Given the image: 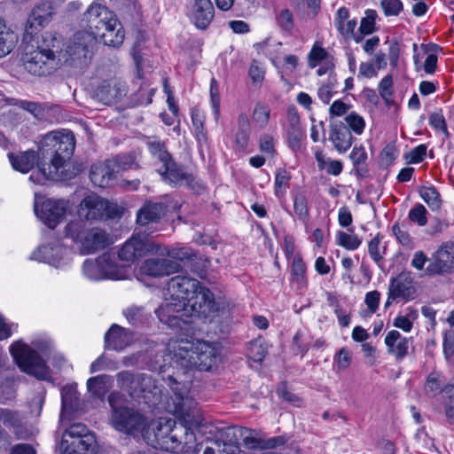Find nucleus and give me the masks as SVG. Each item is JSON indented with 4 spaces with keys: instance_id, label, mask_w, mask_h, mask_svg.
Instances as JSON below:
<instances>
[{
    "instance_id": "nucleus-1",
    "label": "nucleus",
    "mask_w": 454,
    "mask_h": 454,
    "mask_svg": "<svg viewBox=\"0 0 454 454\" xmlns=\"http://www.w3.org/2000/svg\"><path fill=\"white\" fill-rule=\"evenodd\" d=\"M219 352L217 348L207 341H197L192 344L191 349L184 350L180 354L176 364L177 368L171 375L163 378L166 385L173 391L175 395L180 397L178 403V411L182 414L192 416L194 411L188 403H192V399L187 395L192 382L191 372L197 369L200 372L210 371L216 365Z\"/></svg>"
},
{
    "instance_id": "nucleus-2",
    "label": "nucleus",
    "mask_w": 454,
    "mask_h": 454,
    "mask_svg": "<svg viewBox=\"0 0 454 454\" xmlns=\"http://www.w3.org/2000/svg\"><path fill=\"white\" fill-rule=\"evenodd\" d=\"M75 148L74 135L71 131H52L46 134L42 141V153L51 156V163L40 165L38 171H33L29 180L37 184L46 181H60L66 178L65 164L69 160Z\"/></svg>"
},
{
    "instance_id": "nucleus-3",
    "label": "nucleus",
    "mask_w": 454,
    "mask_h": 454,
    "mask_svg": "<svg viewBox=\"0 0 454 454\" xmlns=\"http://www.w3.org/2000/svg\"><path fill=\"white\" fill-rule=\"evenodd\" d=\"M21 56L24 69L35 77H48L61 68L59 39L45 32L35 41L27 43Z\"/></svg>"
},
{
    "instance_id": "nucleus-4",
    "label": "nucleus",
    "mask_w": 454,
    "mask_h": 454,
    "mask_svg": "<svg viewBox=\"0 0 454 454\" xmlns=\"http://www.w3.org/2000/svg\"><path fill=\"white\" fill-rule=\"evenodd\" d=\"M107 400L111 407V426L120 433L141 436L147 426V418L137 409L122 404L124 395L118 391L110 393Z\"/></svg>"
},
{
    "instance_id": "nucleus-5",
    "label": "nucleus",
    "mask_w": 454,
    "mask_h": 454,
    "mask_svg": "<svg viewBox=\"0 0 454 454\" xmlns=\"http://www.w3.org/2000/svg\"><path fill=\"white\" fill-rule=\"evenodd\" d=\"M65 235L78 245L82 254H94L112 244L106 230L98 227L87 229L82 220L68 223L65 227Z\"/></svg>"
},
{
    "instance_id": "nucleus-6",
    "label": "nucleus",
    "mask_w": 454,
    "mask_h": 454,
    "mask_svg": "<svg viewBox=\"0 0 454 454\" xmlns=\"http://www.w3.org/2000/svg\"><path fill=\"white\" fill-rule=\"evenodd\" d=\"M34 348L18 340L10 346V353L20 369L29 374L43 372L45 364L41 353L46 356L51 348L48 340H37L32 342Z\"/></svg>"
},
{
    "instance_id": "nucleus-7",
    "label": "nucleus",
    "mask_w": 454,
    "mask_h": 454,
    "mask_svg": "<svg viewBox=\"0 0 454 454\" xmlns=\"http://www.w3.org/2000/svg\"><path fill=\"white\" fill-rule=\"evenodd\" d=\"M119 388L136 401L150 403V396L157 395V387L152 376L146 373L121 371L116 374Z\"/></svg>"
},
{
    "instance_id": "nucleus-8",
    "label": "nucleus",
    "mask_w": 454,
    "mask_h": 454,
    "mask_svg": "<svg viewBox=\"0 0 454 454\" xmlns=\"http://www.w3.org/2000/svg\"><path fill=\"white\" fill-rule=\"evenodd\" d=\"M77 213L82 221V219L87 221L114 220L122 216L123 208L117 203L92 193L82 200Z\"/></svg>"
},
{
    "instance_id": "nucleus-9",
    "label": "nucleus",
    "mask_w": 454,
    "mask_h": 454,
    "mask_svg": "<svg viewBox=\"0 0 454 454\" xmlns=\"http://www.w3.org/2000/svg\"><path fill=\"white\" fill-rule=\"evenodd\" d=\"M95 449V437L82 423H74L65 430L59 444L61 454H81Z\"/></svg>"
},
{
    "instance_id": "nucleus-10",
    "label": "nucleus",
    "mask_w": 454,
    "mask_h": 454,
    "mask_svg": "<svg viewBox=\"0 0 454 454\" xmlns=\"http://www.w3.org/2000/svg\"><path fill=\"white\" fill-rule=\"evenodd\" d=\"M92 43V38L85 32L75 33L65 50H63L62 43L59 40L61 67L64 65L80 68L86 66L88 59L90 58V47Z\"/></svg>"
},
{
    "instance_id": "nucleus-11",
    "label": "nucleus",
    "mask_w": 454,
    "mask_h": 454,
    "mask_svg": "<svg viewBox=\"0 0 454 454\" xmlns=\"http://www.w3.org/2000/svg\"><path fill=\"white\" fill-rule=\"evenodd\" d=\"M39 1L31 11L25 26L23 42L26 43L35 41L40 29L51 20L55 8L62 3V0Z\"/></svg>"
},
{
    "instance_id": "nucleus-12",
    "label": "nucleus",
    "mask_w": 454,
    "mask_h": 454,
    "mask_svg": "<svg viewBox=\"0 0 454 454\" xmlns=\"http://www.w3.org/2000/svg\"><path fill=\"white\" fill-rule=\"evenodd\" d=\"M83 20L87 22L88 31L85 33L94 41L111 26V22L116 24V15L106 6L94 2L83 13Z\"/></svg>"
},
{
    "instance_id": "nucleus-13",
    "label": "nucleus",
    "mask_w": 454,
    "mask_h": 454,
    "mask_svg": "<svg viewBox=\"0 0 454 454\" xmlns=\"http://www.w3.org/2000/svg\"><path fill=\"white\" fill-rule=\"evenodd\" d=\"M188 316L199 318H207L220 310V305L215 301L214 294L209 288L200 285L195 294L185 303Z\"/></svg>"
},
{
    "instance_id": "nucleus-14",
    "label": "nucleus",
    "mask_w": 454,
    "mask_h": 454,
    "mask_svg": "<svg viewBox=\"0 0 454 454\" xmlns=\"http://www.w3.org/2000/svg\"><path fill=\"white\" fill-rule=\"evenodd\" d=\"M163 181L173 187L187 186L189 189L200 193L204 190L202 182L191 173H187L184 168L172 160L159 170Z\"/></svg>"
},
{
    "instance_id": "nucleus-15",
    "label": "nucleus",
    "mask_w": 454,
    "mask_h": 454,
    "mask_svg": "<svg viewBox=\"0 0 454 454\" xmlns=\"http://www.w3.org/2000/svg\"><path fill=\"white\" fill-rule=\"evenodd\" d=\"M68 208L65 200L45 199L41 203L35 200L34 210L36 216L50 229H54L64 219Z\"/></svg>"
},
{
    "instance_id": "nucleus-16",
    "label": "nucleus",
    "mask_w": 454,
    "mask_h": 454,
    "mask_svg": "<svg viewBox=\"0 0 454 454\" xmlns=\"http://www.w3.org/2000/svg\"><path fill=\"white\" fill-rule=\"evenodd\" d=\"M159 320L170 328L181 327V323H187L188 311L184 300H177L166 295L165 301L155 309Z\"/></svg>"
},
{
    "instance_id": "nucleus-17",
    "label": "nucleus",
    "mask_w": 454,
    "mask_h": 454,
    "mask_svg": "<svg viewBox=\"0 0 454 454\" xmlns=\"http://www.w3.org/2000/svg\"><path fill=\"white\" fill-rule=\"evenodd\" d=\"M179 402L180 397L176 395L175 413L182 418L184 422V432L182 433L181 436V448H183V451H192L195 454H200L203 444L202 442H197L195 433L192 430V427L197 426L199 424V411L197 409V403L192 400V403H190L191 407L194 411V413H192V416H188L178 411ZM187 405L189 406V403Z\"/></svg>"
},
{
    "instance_id": "nucleus-18",
    "label": "nucleus",
    "mask_w": 454,
    "mask_h": 454,
    "mask_svg": "<svg viewBox=\"0 0 454 454\" xmlns=\"http://www.w3.org/2000/svg\"><path fill=\"white\" fill-rule=\"evenodd\" d=\"M157 243L145 236L133 235L119 250L118 256L121 261L132 262L148 253L156 254Z\"/></svg>"
},
{
    "instance_id": "nucleus-19",
    "label": "nucleus",
    "mask_w": 454,
    "mask_h": 454,
    "mask_svg": "<svg viewBox=\"0 0 454 454\" xmlns=\"http://www.w3.org/2000/svg\"><path fill=\"white\" fill-rule=\"evenodd\" d=\"M164 257L145 260L139 268L140 274L152 278H162L182 271L183 267L178 262Z\"/></svg>"
},
{
    "instance_id": "nucleus-20",
    "label": "nucleus",
    "mask_w": 454,
    "mask_h": 454,
    "mask_svg": "<svg viewBox=\"0 0 454 454\" xmlns=\"http://www.w3.org/2000/svg\"><path fill=\"white\" fill-rule=\"evenodd\" d=\"M200 282L187 275H178L171 278L166 287L165 295H169L177 300H184V303L196 293L200 286Z\"/></svg>"
},
{
    "instance_id": "nucleus-21",
    "label": "nucleus",
    "mask_w": 454,
    "mask_h": 454,
    "mask_svg": "<svg viewBox=\"0 0 454 454\" xmlns=\"http://www.w3.org/2000/svg\"><path fill=\"white\" fill-rule=\"evenodd\" d=\"M454 270V244L442 245L433 255L432 261L427 267L430 275H443Z\"/></svg>"
},
{
    "instance_id": "nucleus-22",
    "label": "nucleus",
    "mask_w": 454,
    "mask_h": 454,
    "mask_svg": "<svg viewBox=\"0 0 454 454\" xmlns=\"http://www.w3.org/2000/svg\"><path fill=\"white\" fill-rule=\"evenodd\" d=\"M67 249L59 242L49 243L39 247L30 256L56 268L67 263Z\"/></svg>"
},
{
    "instance_id": "nucleus-23",
    "label": "nucleus",
    "mask_w": 454,
    "mask_h": 454,
    "mask_svg": "<svg viewBox=\"0 0 454 454\" xmlns=\"http://www.w3.org/2000/svg\"><path fill=\"white\" fill-rule=\"evenodd\" d=\"M134 340V333L129 329L114 324L105 334V348L121 351Z\"/></svg>"
},
{
    "instance_id": "nucleus-24",
    "label": "nucleus",
    "mask_w": 454,
    "mask_h": 454,
    "mask_svg": "<svg viewBox=\"0 0 454 454\" xmlns=\"http://www.w3.org/2000/svg\"><path fill=\"white\" fill-rule=\"evenodd\" d=\"M174 424L175 421L170 419L165 420L164 422H147V426H145V430H143L141 436L147 445L152 446L155 450H159L156 442L162 443V441H164L167 434L171 431Z\"/></svg>"
},
{
    "instance_id": "nucleus-25",
    "label": "nucleus",
    "mask_w": 454,
    "mask_h": 454,
    "mask_svg": "<svg viewBox=\"0 0 454 454\" xmlns=\"http://www.w3.org/2000/svg\"><path fill=\"white\" fill-rule=\"evenodd\" d=\"M7 156L12 168L24 174L28 173L35 166H37L35 171H38L40 165H46L40 160L39 153L34 150H27L18 153H8Z\"/></svg>"
},
{
    "instance_id": "nucleus-26",
    "label": "nucleus",
    "mask_w": 454,
    "mask_h": 454,
    "mask_svg": "<svg viewBox=\"0 0 454 454\" xmlns=\"http://www.w3.org/2000/svg\"><path fill=\"white\" fill-rule=\"evenodd\" d=\"M329 140L340 153L347 152L352 145L353 136L345 123L340 121L331 122Z\"/></svg>"
},
{
    "instance_id": "nucleus-27",
    "label": "nucleus",
    "mask_w": 454,
    "mask_h": 454,
    "mask_svg": "<svg viewBox=\"0 0 454 454\" xmlns=\"http://www.w3.org/2000/svg\"><path fill=\"white\" fill-rule=\"evenodd\" d=\"M114 162L106 160L105 162L93 164L90 171V178L94 185L106 187L116 177Z\"/></svg>"
},
{
    "instance_id": "nucleus-28",
    "label": "nucleus",
    "mask_w": 454,
    "mask_h": 454,
    "mask_svg": "<svg viewBox=\"0 0 454 454\" xmlns=\"http://www.w3.org/2000/svg\"><path fill=\"white\" fill-rule=\"evenodd\" d=\"M214 6L211 0H194L192 20L197 28L204 30L212 22Z\"/></svg>"
},
{
    "instance_id": "nucleus-29",
    "label": "nucleus",
    "mask_w": 454,
    "mask_h": 454,
    "mask_svg": "<svg viewBox=\"0 0 454 454\" xmlns=\"http://www.w3.org/2000/svg\"><path fill=\"white\" fill-rule=\"evenodd\" d=\"M409 342L410 339L403 337L396 330L388 332L385 338L387 353L394 356L396 361H402L408 355Z\"/></svg>"
},
{
    "instance_id": "nucleus-30",
    "label": "nucleus",
    "mask_w": 454,
    "mask_h": 454,
    "mask_svg": "<svg viewBox=\"0 0 454 454\" xmlns=\"http://www.w3.org/2000/svg\"><path fill=\"white\" fill-rule=\"evenodd\" d=\"M388 289L394 295L407 301L413 299L416 292L413 278L407 272H402L397 277L393 278Z\"/></svg>"
},
{
    "instance_id": "nucleus-31",
    "label": "nucleus",
    "mask_w": 454,
    "mask_h": 454,
    "mask_svg": "<svg viewBox=\"0 0 454 454\" xmlns=\"http://www.w3.org/2000/svg\"><path fill=\"white\" fill-rule=\"evenodd\" d=\"M165 206L163 203L145 202L137 211V223L139 225H147L150 223L158 222L164 215Z\"/></svg>"
},
{
    "instance_id": "nucleus-32",
    "label": "nucleus",
    "mask_w": 454,
    "mask_h": 454,
    "mask_svg": "<svg viewBox=\"0 0 454 454\" xmlns=\"http://www.w3.org/2000/svg\"><path fill=\"white\" fill-rule=\"evenodd\" d=\"M99 264L101 265L103 279L121 280L126 278L128 276V268L117 264L108 254H104L99 256Z\"/></svg>"
},
{
    "instance_id": "nucleus-33",
    "label": "nucleus",
    "mask_w": 454,
    "mask_h": 454,
    "mask_svg": "<svg viewBox=\"0 0 454 454\" xmlns=\"http://www.w3.org/2000/svg\"><path fill=\"white\" fill-rule=\"evenodd\" d=\"M286 133L289 147L294 152L300 150L303 132L300 125V117L295 111L293 112L290 110L288 113V127Z\"/></svg>"
},
{
    "instance_id": "nucleus-34",
    "label": "nucleus",
    "mask_w": 454,
    "mask_h": 454,
    "mask_svg": "<svg viewBox=\"0 0 454 454\" xmlns=\"http://www.w3.org/2000/svg\"><path fill=\"white\" fill-rule=\"evenodd\" d=\"M156 255L167 256L168 259L177 261H192L197 258V254L190 247H164L157 243Z\"/></svg>"
},
{
    "instance_id": "nucleus-35",
    "label": "nucleus",
    "mask_w": 454,
    "mask_h": 454,
    "mask_svg": "<svg viewBox=\"0 0 454 454\" xmlns=\"http://www.w3.org/2000/svg\"><path fill=\"white\" fill-rule=\"evenodd\" d=\"M98 38H99L105 45L120 47L125 38V32L120 20L116 18V24L111 22V26H108Z\"/></svg>"
},
{
    "instance_id": "nucleus-36",
    "label": "nucleus",
    "mask_w": 454,
    "mask_h": 454,
    "mask_svg": "<svg viewBox=\"0 0 454 454\" xmlns=\"http://www.w3.org/2000/svg\"><path fill=\"white\" fill-rule=\"evenodd\" d=\"M183 432L184 424L180 423L176 425L175 423L171 431L167 434L164 441H162V443L156 442L159 450L175 453L183 451V448H181V436Z\"/></svg>"
},
{
    "instance_id": "nucleus-37",
    "label": "nucleus",
    "mask_w": 454,
    "mask_h": 454,
    "mask_svg": "<svg viewBox=\"0 0 454 454\" xmlns=\"http://www.w3.org/2000/svg\"><path fill=\"white\" fill-rule=\"evenodd\" d=\"M0 420L3 421L6 427L13 428V433L16 434L17 438L24 439L27 437V431L23 427L22 419L18 411L1 408Z\"/></svg>"
},
{
    "instance_id": "nucleus-38",
    "label": "nucleus",
    "mask_w": 454,
    "mask_h": 454,
    "mask_svg": "<svg viewBox=\"0 0 454 454\" xmlns=\"http://www.w3.org/2000/svg\"><path fill=\"white\" fill-rule=\"evenodd\" d=\"M77 394L76 387L73 385H67L61 389L60 422L77 407Z\"/></svg>"
},
{
    "instance_id": "nucleus-39",
    "label": "nucleus",
    "mask_w": 454,
    "mask_h": 454,
    "mask_svg": "<svg viewBox=\"0 0 454 454\" xmlns=\"http://www.w3.org/2000/svg\"><path fill=\"white\" fill-rule=\"evenodd\" d=\"M18 35L0 18V58L8 55L15 47Z\"/></svg>"
},
{
    "instance_id": "nucleus-40",
    "label": "nucleus",
    "mask_w": 454,
    "mask_h": 454,
    "mask_svg": "<svg viewBox=\"0 0 454 454\" xmlns=\"http://www.w3.org/2000/svg\"><path fill=\"white\" fill-rule=\"evenodd\" d=\"M251 125L249 118L246 114H240L238 117V129L235 133V144L236 146L244 151L250 139Z\"/></svg>"
},
{
    "instance_id": "nucleus-41",
    "label": "nucleus",
    "mask_w": 454,
    "mask_h": 454,
    "mask_svg": "<svg viewBox=\"0 0 454 454\" xmlns=\"http://www.w3.org/2000/svg\"><path fill=\"white\" fill-rule=\"evenodd\" d=\"M113 383V377L106 374L91 377L87 380L88 390L96 397L102 398Z\"/></svg>"
},
{
    "instance_id": "nucleus-42",
    "label": "nucleus",
    "mask_w": 454,
    "mask_h": 454,
    "mask_svg": "<svg viewBox=\"0 0 454 454\" xmlns=\"http://www.w3.org/2000/svg\"><path fill=\"white\" fill-rule=\"evenodd\" d=\"M96 94L100 101L105 104H111L121 97L122 91L116 83L104 81L98 87Z\"/></svg>"
},
{
    "instance_id": "nucleus-43",
    "label": "nucleus",
    "mask_w": 454,
    "mask_h": 454,
    "mask_svg": "<svg viewBox=\"0 0 454 454\" xmlns=\"http://www.w3.org/2000/svg\"><path fill=\"white\" fill-rule=\"evenodd\" d=\"M419 193L421 199L433 211H438L442 205V200L440 192L433 186H421L419 189Z\"/></svg>"
},
{
    "instance_id": "nucleus-44",
    "label": "nucleus",
    "mask_w": 454,
    "mask_h": 454,
    "mask_svg": "<svg viewBox=\"0 0 454 454\" xmlns=\"http://www.w3.org/2000/svg\"><path fill=\"white\" fill-rule=\"evenodd\" d=\"M349 157L353 162L356 175L361 177L365 176L367 174V153L364 148L363 146H355L352 149Z\"/></svg>"
},
{
    "instance_id": "nucleus-45",
    "label": "nucleus",
    "mask_w": 454,
    "mask_h": 454,
    "mask_svg": "<svg viewBox=\"0 0 454 454\" xmlns=\"http://www.w3.org/2000/svg\"><path fill=\"white\" fill-rule=\"evenodd\" d=\"M291 276L292 281L297 284L298 288L302 289L307 286L306 265L300 255L294 257Z\"/></svg>"
},
{
    "instance_id": "nucleus-46",
    "label": "nucleus",
    "mask_w": 454,
    "mask_h": 454,
    "mask_svg": "<svg viewBox=\"0 0 454 454\" xmlns=\"http://www.w3.org/2000/svg\"><path fill=\"white\" fill-rule=\"evenodd\" d=\"M267 354V347L264 339L257 338L248 342L247 356L249 359L261 363Z\"/></svg>"
},
{
    "instance_id": "nucleus-47",
    "label": "nucleus",
    "mask_w": 454,
    "mask_h": 454,
    "mask_svg": "<svg viewBox=\"0 0 454 454\" xmlns=\"http://www.w3.org/2000/svg\"><path fill=\"white\" fill-rule=\"evenodd\" d=\"M147 147L152 156L162 163L161 168L173 160L171 154L168 152L165 144L160 141H149L147 143Z\"/></svg>"
},
{
    "instance_id": "nucleus-48",
    "label": "nucleus",
    "mask_w": 454,
    "mask_h": 454,
    "mask_svg": "<svg viewBox=\"0 0 454 454\" xmlns=\"http://www.w3.org/2000/svg\"><path fill=\"white\" fill-rule=\"evenodd\" d=\"M290 180L291 175L287 170L284 168L277 169L274 183L275 194L277 197L286 194V190L289 187Z\"/></svg>"
},
{
    "instance_id": "nucleus-49",
    "label": "nucleus",
    "mask_w": 454,
    "mask_h": 454,
    "mask_svg": "<svg viewBox=\"0 0 454 454\" xmlns=\"http://www.w3.org/2000/svg\"><path fill=\"white\" fill-rule=\"evenodd\" d=\"M82 272L86 278L91 280L103 279L101 265L99 264V257L96 260H85L82 265Z\"/></svg>"
},
{
    "instance_id": "nucleus-50",
    "label": "nucleus",
    "mask_w": 454,
    "mask_h": 454,
    "mask_svg": "<svg viewBox=\"0 0 454 454\" xmlns=\"http://www.w3.org/2000/svg\"><path fill=\"white\" fill-rule=\"evenodd\" d=\"M336 242L339 246L348 250H356L360 247L362 240L356 234H348L339 231L337 232Z\"/></svg>"
},
{
    "instance_id": "nucleus-51",
    "label": "nucleus",
    "mask_w": 454,
    "mask_h": 454,
    "mask_svg": "<svg viewBox=\"0 0 454 454\" xmlns=\"http://www.w3.org/2000/svg\"><path fill=\"white\" fill-rule=\"evenodd\" d=\"M294 210L298 218L305 222L309 215V207L306 196L303 193H298L294 198Z\"/></svg>"
},
{
    "instance_id": "nucleus-52",
    "label": "nucleus",
    "mask_w": 454,
    "mask_h": 454,
    "mask_svg": "<svg viewBox=\"0 0 454 454\" xmlns=\"http://www.w3.org/2000/svg\"><path fill=\"white\" fill-rule=\"evenodd\" d=\"M377 16L375 10L368 9L365 11V17L362 18L359 27V31L362 35H370L376 30L375 21Z\"/></svg>"
},
{
    "instance_id": "nucleus-53",
    "label": "nucleus",
    "mask_w": 454,
    "mask_h": 454,
    "mask_svg": "<svg viewBox=\"0 0 454 454\" xmlns=\"http://www.w3.org/2000/svg\"><path fill=\"white\" fill-rule=\"evenodd\" d=\"M277 24L280 29L291 35L294 29V17L290 10L284 9L277 16Z\"/></svg>"
},
{
    "instance_id": "nucleus-54",
    "label": "nucleus",
    "mask_w": 454,
    "mask_h": 454,
    "mask_svg": "<svg viewBox=\"0 0 454 454\" xmlns=\"http://www.w3.org/2000/svg\"><path fill=\"white\" fill-rule=\"evenodd\" d=\"M393 78L392 75H386L379 83V92L380 97L384 99L387 106H391L393 104V100L391 97L393 96Z\"/></svg>"
},
{
    "instance_id": "nucleus-55",
    "label": "nucleus",
    "mask_w": 454,
    "mask_h": 454,
    "mask_svg": "<svg viewBox=\"0 0 454 454\" xmlns=\"http://www.w3.org/2000/svg\"><path fill=\"white\" fill-rule=\"evenodd\" d=\"M235 435H239L243 444L247 449H256L260 445V440L254 435L252 430L247 427H239L235 432Z\"/></svg>"
},
{
    "instance_id": "nucleus-56",
    "label": "nucleus",
    "mask_w": 454,
    "mask_h": 454,
    "mask_svg": "<svg viewBox=\"0 0 454 454\" xmlns=\"http://www.w3.org/2000/svg\"><path fill=\"white\" fill-rule=\"evenodd\" d=\"M381 236L380 234H377L373 239H372L368 244V253L372 261L380 265V262L383 259V254H385L386 247H383L382 253L380 252V245Z\"/></svg>"
},
{
    "instance_id": "nucleus-57",
    "label": "nucleus",
    "mask_w": 454,
    "mask_h": 454,
    "mask_svg": "<svg viewBox=\"0 0 454 454\" xmlns=\"http://www.w3.org/2000/svg\"><path fill=\"white\" fill-rule=\"evenodd\" d=\"M427 208L422 204H417L409 211V219L419 226H425L427 223Z\"/></svg>"
},
{
    "instance_id": "nucleus-58",
    "label": "nucleus",
    "mask_w": 454,
    "mask_h": 454,
    "mask_svg": "<svg viewBox=\"0 0 454 454\" xmlns=\"http://www.w3.org/2000/svg\"><path fill=\"white\" fill-rule=\"evenodd\" d=\"M347 127L352 129L356 134L361 135L364 132L365 122L362 116L352 112L345 117Z\"/></svg>"
},
{
    "instance_id": "nucleus-59",
    "label": "nucleus",
    "mask_w": 454,
    "mask_h": 454,
    "mask_svg": "<svg viewBox=\"0 0 454 454\" xmlns=\"http://www.w3.org/2000/svg\"><path fill=\"white\" fill-rule=\"evenodd\" d=\"M427 146L424 144L411 149L404 155V159L410 164H417L424 160L427 155Z\"/></svg>"
},
{
    "instance_id": "nucleus-60",
    "label": "nucleus",
    "mask_w": 454,
    "mask_h": 454,
    "mask_svg": "<svg viewBox=\"0 0 454 454\" xmlns=\"http://www.w3.org/2000/svg\"><path fill=\"white\" fill-rule=\"evenodd\" d=\"M270 119V109L263 105H256L253 113V121L261 128L266 126Z\"/></svg>"
},
{
    "instance_id": "nucleus-61",
    "label": "nucleus",
    "mask_w": 454,
    "mask_h": 454,
    "mask_svg": "<svg viewBox=\"0 0 454 454\" xmlns=\"http://www.w3.org/2000/svg\"><path fill=\"white\" fill-rule=\"evenodd\" d=\"M328 56L329 54L325 49L315 44L309 53V67H315L319 62L326 59Z\"/></svg>"
},
{
    "instance_id": "nucleus-62",
    "label": "nucleus",
    "mask_w": 454,
    "mask_h": 454,
    "mask_svg": "<svg viewBox=\"0 0 454 454\" xmlns=\"http://www.w3.org/2000/svg\"><path fill=\"white\" fill-rule=\"evenodd\" d=\"M443 354L447 360L454 356V330H446L443 333Z\"/></svg>"
},
{
    "instance_id": "nucleus-63",
    "label": "nucleus",
    "mask_w": 454,
    "mask_h": 454,
    "mask_svg": "<svg viewBox=\"0 0 454 454\" xmlns=\"http://www.w3.org/2000/svg\"><path fill=\"white\" fill-rule=\"evenodd\" d=\"M380 6L386 16H397L403 10L401 0H382Z\"/></svg>"
},
{
    "instance_id": "nucleus-64",
    "label": "nucleus",
    "mask_w": 454,
    "mask_h": 454,
    "mask_svg": "<svg viewBox=\"0 0 454 454\" xmlns=\"http://www.w3.org/2000/svg\"><path fill=\"white\" fill-rule=\"evenodd\" d=\"M351 353L347 348H340L334 356V363L338 370H346L351 363Z\"/></svg>"
}]
</instances>
